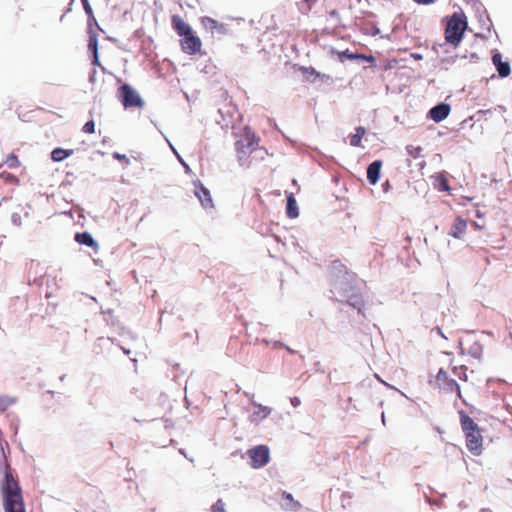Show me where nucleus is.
Returning a JSON list of instances; mask_svg holds the SVG:
<instances>
[{"label":"nucleus","instance_id":"obj_1","mask_svg":"<svg viewBox=\"0 0 512 512\" xmlns=\"http://www.w3.org/2000/svg\"><path fill=\"white\" fill-rule=\"evenodd\" d=\"M332 273L337 272L331 284V293L339 302H346L364 316L363 300L355 286V275L346 270L345 266L335 261L331 267Z\"/></svg>","mask_w":512,"mask_h":512},{"label":"nucleus","instance_id":"obj_2","mask_svg":"<svg viewBox=\"0 0 512 512\" xmlns=\"http://www.w3.org/2000/svg\"><path fill=\"white\" fill-rule=\"evenodd\" d=\"M2 492L5 512H25L21 489L10 473L5 474Z\"/></svg>","mask_w":512,"mask_h":512},{"label":"nucleus","instance_id":"obj_3","mask_svg":"<svg viewBox=\"0 0 512 512\" xmlns=\"http://www.w3.org/2000/svg\"><path fill=\"white\" fill-rule=\"evenodd\" d=\"M467 18L462 12H455L448 20L445 28V41L454 47H457L463 39L467 29Z\"/></svg>","mask_w":512,"mask_h":512},{"label":"nucleus","instance_id":"obj_4","mask_svg":"<svg viewBox=\"0 0 512 512\" xmlns=\"http://www.w3.org/2000/svg\"><path fill=\"white\" fill-rule=\"evenodd\" d=\"M255 146H258V138L253 132L246 129L242 137L236 142L237 158L240 166H250L251 161H248V158L252 157Z\"/></svg>","mask_w":512,"mask_h":512},{"label":"nucleus","instance_id":"obj_5","mask_svg":"<svg viewBox=\"0 0 512 512\" xmlns=\"http://www.w3.org/2000/svg\"><path fill=\"white\" fill-rule=\"evenodd\" d=\"M118 97L125 108L143 107L144 101L129 84H123L118 89Z\"/></svg>","mask_w":512,"mask_h":512},{"label":"nucleus","instance_id":"obj_6","mask_svg":"<svg viewBox=\"0 0 512 512\" xmlns=\"http://www.w3.org/2000/svg\"><path fill=\"white\" fill-rule=\"evenodd\" d=\"M249 464L254 469L264 467L270 460V451L266 445H258L247 451Z\"/></svg>","mask_w":512,"mask_h":512},{"label":"nucleus","instance_id":"obj_7","mask_svg":"<svg viewBox=\"0 0 512 512\" xmlns=\"http://www.w3.org/2000/svg\"><path fill=\"white\" fill-rule=\"evenodd\" d=\"M435 382L440 389L446 392L457 391L458 395L460 396L459 384L454 379L449 378L447 372L443 368L439 369L435 378Z\"/></svg>","mask_w":512,"mask_h":512},{"label":"nucleus","instance_id":"obj_8","mask_svg":"<svg viewBox=\"0 0 512 512\" xmlns=\"http://www.w3.org/2000/svg\"><path fill=\"white\" fill-rule=\"evenodd\" d=\"M194 194L199 199L201 206L205 210H213L214 203L210 191L201 183H194Z\"/></svg>","mask_w":512,"mask_h":512},{"label":"nucleus","instance_id":"obj_9","mask_svg":"<svg viewBox=\"0 0 512 512\" xmlns=\"http://www.w3.org/2000/svg\"><path fill=\"white\" fill-rule=\"evenodd\" d=\"M181 47L185 53L191 54V55L195 54L198 51H200L201 40L199 37L194 35L191 31V32L185 34L184 36H182Z\"/></svg>","mask_w":512,"mask_h":512},{"label":"nucleus","instance_id":"obj_10","mask_svg":"<svg viewBox=\"0 0 512 512\" xmlns=\"http://www.w3.org/2000/svg\"><path fill=\"white\" fill-rule=\"evenodd\" d=\"M466 436V444L467 448L474 455H479L482 449V436L478 430L467 432Z\"/></svg>","mask_w":512,"mask_h":512},{"label":"nucleus","instance_id":"obj_11","mask_svg":"<svg viewBox=\"0 0 512 512\" xmlns=\"http://www.w3.org/2000/svg\"><path fill=\"white\" fill-rule=\"evenodd\" d=\"M450 111H451L450 105L447 103L441 102L429 110L428 116L434 122L439 123L448 117Z\"/></svg>","mask_w":512,"mask_h":512},{"label":"nucleus","instance_id":"obj_12","mask_svg":"<svg viewBox=\"0 0 512 512\" xmlns=\"http://www.w3.org/2000/svg\"><path fill=\"white\" fill-rule=\"evenodd\" d=\"M382 167V162L380 160H375L370 163L367 167V179L371 185H375L380 177V170Z\"/></svg>","mask_w":512,"mask_h":512},{"label":"nucleus","instance_id":"obj_13","mask_svg":"<svg viewBox=\"0 0 512 512\" xmlns=\"http://www.w3.org/2000/svg\"><path fill=\"white\" fill-rule=\"evenodd\" d=\"M466 227V220L461 217H457L450 228L449 235L456 239H461L466 231Z\"/></svg>","mask_w":512,"mask_h":512},{"label":"nucleus","instance_id":"obj_14","mask_svg":"<svg viewBox=\"0 0 512 512\" xmlns=\"http://www.w3.org/2000/svg\"><path fill=\"white\" fill-rule=\"evenodd\" d=\"M252 404L258 408V410L253 412L250 417L252 423H258L260 420L265 419L271 413V408L268 406H264L255 401H252Z\"/></svg>","mask_w":512,"mask_h":512},{"label":"nucleus","instance_id":"obj_15","mask_svg":"<svg viewBox=\"0 0 512 512\" xmlns=\"http://www.w3.org/2000/svg\"><path fill=\"white\" fill-rule=\"evenodd\" d=\"M75 240L81 245H85L88 247H92L94 249H98L97 242L94 240L92 235L88 232L77 233L75 235Z\"/></svg>","mask_w":512,"mask_h":512},{"label":"nucleus","instance_id":"obj_16","mask_svg":"<svg viewBox=\"0 0 512 512\" xmlns=\"http://www.w3.org/2000/svg\"><path fill=\"white\" fill-rule=\"evenodd\" d=\"M172 22H173V26H174L175 30L181 37L192 31L191 27L187 23H185L182 18H180L177 15H174L172 17Z\"/></svg>","mask_w":512,"mask_h":512},{"label":"nucleus","instance_id":"obj_17","mask_svg":"<svg viewBox=\"0 0 512 512\" xmlns=\"http://www.w3.org/2000/svg\"><path fill=\"white\" fill-rule=\"evenodd\" d=\"M286 214L289 218H296L299 215L297 202L291 193L287 195Z\"/></svg>","mask_w":512,"mask_h":512},{"label":"nucleus","instance_id":"obj_18","mask_svg":"<svg viewBox=\"0 0 512 512\" xmlns=\"http://www.w3.org/2000/svg\"><path fill=\"white\" fill-rule=\"evenodd\" d=\"M339 58L341 61H343L344 59H348V60L361 59V60L368 61V62H374L373 56H365V55H361V54H355V53L349 52V50L340 52Z\"/></svg>","mask_w":512,"mask_h":512},{"label":"nucleus","instance_id":"obj_19","mask_svg":"<svg viewBox=\"0 0 512 512\" xmlns=\"http://www.w3.org/2000/svg\"><path fill=\"white\" fill-rule=\"evenodd\" d=\"M282 506L286 510L297 511L300 508L301 505H300L299 502H297V501H295L293 499V496L290 493L284 492L283 493V503H282Z\"/></svg>","mask_w":512,"mask_h":512},{"label":"nucleus","instance_id":"obj_20","mask_svg":"<svg viewBox=\"0 0 512 512\" xmlns=\"http://www.w3.org/2000/svg\"><path fill=\"white\" fill-rule=\"evenodd\" d=\"M461 425L465 434H467V432L478 430V426L473 419L464 413H461Z\"/></svg>","mask_w":512,"mask_h":512},{"label":"nucleus","instance_id":"obj_21","mask_svg":"<svg viewBox=\"0 0 512 512\" xmlns=\"http://www.w3.org/2000/svg\"><path fill=\"white\" fill-rule=\"evenodd\" d=\"M73 154V150H67L62 148H55L51 152V158L55 162H61L71 156Z\"/></svg>","mask_w":512,"mask_h":512},{"label":"nucleus","instance_id":"obj_22","mask_svg":"<svg viewBox=\"0 0 512 512\" xmlns=\"http://www.w3.org/2000/svg\"><path fill=\"white\" fill-rule=\"evenodd\" d=\"M366 133V129L362 126H359L355 130V134L351 136L350 145L353 147H360L361 140Z\"/></svg>","mask_w":512,"mask_h":512},{"label":"nucleus","instance_id":"obj_23","mask_svg":"<svg viewBox=\"0 0 512 512\" xmlns=\"http://www.w3.org/2000/svg\"><path fill=\"white\" fill-rule=\"evenodd\" d=\"M202 25L206 30L214 31L219 30L222 31L224 29L223 25H220L216 20L210 17H204L201 20Z\"/></svg>","mask_w":512,"mask_h":512},{"label":"nucleus","instance_id":"obj_24","mask_svg":"<svg viewBox=\"0 0 512 512\" xmlns=\"http://www.w3.org/2000/svg\"><path fill=\"white\" fill-rule=\"evenodd\" d=\"M318 0H303L298 3V9L302 14H308Z\"/></svg>","mask_w":512,"mask_h":512},{"label":"nucleus","instance_id":"obj_25","mask_svg":"<svg viewBox=\"0 0 512 512\" xmlns=\"http://www.w3.org/2000/svg\"><path fill=\"white\" fill-rule=\"evenodd\" d=\"M496 70L500 77H507L511 72L510 64L504 61L502 63H498L496 66Z\"/></svg>","mask_w":512,"mask_h":512},{"label":"nucleus","instance_id":"obj_26","mask_svg":"<svg viewBox=\"0 0 512 512\" xmlns=\"http://www.w3.org/2000/svg\"><path fill=\"white\" fill-rule=\"evenodd\" d=\"M435 186L439 191H449L450 189L447 179L441 174L437 175Z\"/></svg>","mask_w":512,"mask_h":512},{"label":"nucleus","instance_id":"obj_27","mask_svg":"<svg viewBox=\"0 0 512 512\" xmlns=\"http://www.w3.org/2000/svg\"><path fill=\"white\" fill-rule=\"evenodd\" d=\"M468 354L476 359H479L482 355V346L478 342H474L468 349Z\"/></svg>","mask_w":512,"mask_h":512},{"label":"nucleus","instance_id":"obj_28","mask_svg":"<svg viewBox=\"0 0 512 512\" xmlns=\"http://www.w3.org/2000/svg\"><path fill=\"white\" fill-rule=\"evenodd\" d=\"M15 403V399L9 396H0V410L5 411Z\"/></svg>","mask_w":512,"mask_h":512},{"label":"nucleus","instance_id":"obj_29","mask_svg":"<svg viewBox=\"0 0 512 512\" xmlns=\"http://www.w3.org/2000/svg\"><path fill=\"white\" fill-rule=\"evenodd\" d=\"M406 151L411 157L418 158L421 155L422 148L420 146L408 145Z\"/></svg>","mask_w":512,"mask_h":512},{"label":"nucleus","instance_id":"obj_30","mask_svg":"<svg viewBox=\"0 0 512 512\" xmlns=\"http://www.w3.org/2000/svg\"><path fill=\"white\" fill-rule=\"evenodd\" d=\"M5 164L10 169L18 167L19 166V161H18L17 156H15L14 154L9 155L7 157V159H6V161H5Z\"/></svg>","mask_w":512,"mask_h":512},{"label":"nucleus","instance_id":"obj_31","mask_svg":"<svg viewBox=\"0 0 512 512\" xmlns=\"http://www.w3.org/2000/svg\"><path fill=\"white\" fill-rule=\"evenodd\" d=\"M211 512H227L222 499H218L216 503L212 505Z\"/></svg>","mask_w":512,"mask_h":512},{"label":"nucleus","instance_id":"obj_32","mask_svg":"<svg viewBox=\"0 0 512 512\" xmlns=\"http://www.w3.org/2000/svg\"><path fill=\"white\" fill-rule=\"evenodd\" d=\"M88 48L92 53L98 52V41L96 36H91L88 43Z\"/></svg>","mask_w":512,"mask_h":512},{"label":"nucleus","instance_id":"obj_33","mask_svg":"<svg viewBox=\"0 0 512 512\" xmlns=\"http://www.w3.org/2000/svg\"><path fill=\"white\" fill-rule=\"evenodd\" d=\"M266 154L267 152L264 149L255 146V151L253 152L252 159H263Z\"/></svg>","mask_w":512,"mask_h":512},{"label":"nucleus","instance_id":"obj_34","mask_svg":"<svg viewBox=\"0 0 512 512\" xmlns=\"http://www.w3.org/2000/svg\"><path fill=\"white\" fill-rule=\"evenodd\" d=\"M112 156H113V158H114V159H117V160H119V161H122L125 165H129V164H130V160H129V158H127V156H126V155H124V154H120V153H118V152H114V153L112 154Z\"/></svg>","mask_w":512,"mask_h":512},{"label":"nucleus","instance_id":"obj_35","mask_svg":"<svg viewBox=\"0 0 512 512\" xmlns=\"http://www.w3.org/2000/svg\"><path fill=\"white\" fill-rule=\"evenodd\" d=\"M466 371V367L465 366H461L459 368H455L454 369V373L460 378V379H464V380H467V375L465 373Z\"/></svg>","mask_w":512,"mask_h":512},{"label":"nucleus","instance_id":"obj_36","mask_svg":"<svg viewBox=\"0 0 512 512\" xmlns=\"http://www.w3.org/2000/svg\"><path fill=\"white\" fill-rule=\"evenodd\" d=\"M83 131L85 133H93L95 131V123L94 121H88L83 126Z\"/></svg>","mask_w":512,"mask_h":512},{"label":"nucleus","instance_id":"obj_37","mask_svg":"<svg viewBox=\"0 0 512 512\" xmlns=\"http://www.w3.org/2000/svg\"><path fill=\"white\" fill-rule=\"evenodd\" d=\"M81 2H82L83 8H84L86 14L89 17H92L93 16V11H92L91 5L89 4V1L88 0H81Z\"/></svg>","mask_w":512,"mask_h":512},{"label":"nucleus","instance_id":"obj_38","mask_svg":"<svg viewBox=\"0 0 512 512\" xmlns=\"http://www.w3.org/2000/svg\"><path fill=\"white\" fill-rule=\"evenodd\" d=\"M11 221L14 225L20 226L21 225V216L18 213H13L11 216Z\"/></svg>","mask_w":512,"mask_h":512},{"label":"nucleus","instance_id":"obj_39","mask_svg":"<svg viewBox=\"0 0 512 512\" xmlns=\"http://www.w3.org/2000/svg\"><path fill=\"white\" fill-rule=\"evenodd\" d=\"M177 159L179 160V162H180V163L182 164V166L184 167L185 172H186L187 174H190V173H191V169H190L189 165H188V164L183 160V158H182L179 154H177Z\"/></svg>","mask_w":512,"mask_h":512},{"label":"nucleus","instance_id":"obj_40","mask_svg":"<svg viewBox=\"0 0 512 512\" xmlns=\"http://www.w3.org/2000/svg\"><path fill=\"white\" fill-rule=\"evenodd\" d=\"M492 61H493V64L495 65V67L497 66L498 63H502V56L500 53H496L493 55L492 57Z\"/></svg>","mask_w":512,"mask_h":512},{"label":"nucleus","instance_id":"obj_41","mask_svg":"<svg viewBox=\"0 0 512 512\" xmlns=\"http://www.w3.org/2000/svg\"><path fill=\"white\" fill-rule=\"evenodd\" d=\"M290 402L293 407H298L301 404V401L298 397H292Z\"/></svg>","mask_w":512,"mask_h":512},{"label":"nucleus","instance_id":"obj_42","mask_svg":"<svg viewBox=\"0 0 512 512\" xmlns=\"http://www.w3.org/2000/svg\"><path fill=\"white\" fill-rule=\"evenodd\" d=\"M329 16L332 18V19H336V20H339L340 18V15L338 13L337 10H332L330 13H329Z\"/></svg>","mask_w":512,"mask_h":512},{"label":"nucleus","instance_id":"obj_43","mask_svg":"<svg viewBox=\"0 0 512 512\" xmlns=\"http://www.w3.org/2000/svg\"><path fill=\"white\" fill-rule=\"evenodd\" d=\"M306 71L309 72L310 75H315L316 77H320L321 76V74L319 72H317L313 68L306 69Z\"/></svg>","mask_w":512,"mask_h":512},{"label":"nucleus","instance_id":"obj_44","mask_svg":"<svg viewBox=\"0 0 512 512\" xmlns=\"http://www.w3.org/2000/svg\"><path fill=\"white\" fill-rule=\"evenodd\" d=\"M92 63H93V65H99L98 52L93 53V60H92Z\"/></svg>","mask_w":512,"mask_h":512},{"label":"nucleus","instance_id":"obj_45","mask_svg":"<svg viewBox=\"0 0 512 512\" xmlns=\"http://www.w3.org/2000/svg\"><path fill=\"white\" fill-rule=\"evenodd\" d=\"M272 344L274 348H280L285 346V344L280 341H274Z\"/></svg>","mask_w":512,"mask_h":512},{"label":"nucleus","instance_id":"obj_46","mask_svg":"<svg viewBox=\"0 0 512 512\" xmlns=\"http://www.w3.org/2000/svg\"><path fill=\"white\" fill-rule=\"evenodd\" d=\"M433 330H435L439 335H441L443 338L446 339V336L443 334L442 330L440 327H435Z\"/></svg>","mask_w":512,"mask_h":512},{"label":"nucleus","instance_id":"obj_47","mask_svg":"<svg viewBox=\"0 0 512 512\" xmlns=\"http://www.w3.org/2000/svg\"><path fill=\"white\" fill-rule=\"evenodd\" d=\"M166 141H167V142H168V144L170 145V147H171L172 151L174 152V154L177 156V154H179V153L177 152V150L174 148V146L170 143V141H169L168 139H166Z\"/></svg>","mask_w":512,"mask_h":512},{"label":"nucleus","instance_id":"obj_48","mask_svg":"<svg viewBox=\"0 0 512 512\" xmlns=\"http://www.w3.org/2000/svg\"><path fill=\"white\" fill-rule=\"evenodd\" d=\"M375 377H376L380 382H382L384 385H386V386H388V387H390V388H393L391 385H389V384H387L385 381H383V380L380 378V376H378L377 374L375 375Z\"/></svg>","mask_w":512,"mask_h":512},{"label":"nucleus","instance_id":"obj_49","mask_svg":"<svg viewBox=\"0 0 512 512\" xmlns=\"http://www.w3.org/2000/svg\"><path fill=\"white\" fill-rule=\"evenodd\" d=\"M284 348H285L289 353H291V354H295V353H296V351H295L294 349H292V348H290V347H288V346H286V345L284 346Z\"/></svg>","mask_w":512,"mask_h":512},{"label":"nucleus","instance_id":"obj_50","mask_svg":"<svg viewBox=\"0 0 512 512\" xmlns=\"http://www.w3.org/2000/svg\"><path fill=\"white\" fill-rule=\"evenodd\" d=\"M382 186H383L384 191H388V189H389V187H390V185H389V182H388V181H386Z\"/></svg>","mask_w":512,"mask_h":512},{"label":"nucleus","instance_id":"obj_51","mask_svg":"<svg viewBox=\"0 0 512 512\" xmlns=\"http://www.w3.org/2000/svg\"><path fill=\"white\" fill-rule=\"evenodd\" d=\"M459 507H460L461 509H464V508H466V507H467V504H466L464 501H461V502L459 503Z\"/></svg>","mask_w":512,"mask_h":512},{"label":"nucleus","instance_id":"obj_52","mask_svg":"<svg viewBox=\"0 0 512 512\" xmlns=\"http://www.w3.org/2000/svg\"><path fill=\"white\" fill-rule=\"evenodd\" d=\"M413 58L415 59H422V55L421 54H412Z\"/></svg>","mask_w":512,"mask_h":512},{"label":"nucleus","instance_id":"obj_53","mask_svg":"<svg viewBox=\"0 0 512 512\" xmlns=\"http://www.w3.org/2000/svg\"><path fill=\"white\" fill-rule=\"evenodd\" d=\"M121 349L123 350V352L126 354V355H129L130 354V350L129 349H126L124 347H121Z\"/></svg>","mask_w":512,"mask_h":512},{"label":"nucleus","instance_id":"obj_54","mask_svg":"<svg viewBox=\"0 0 512 512\" xmlns=\"http://www.w3.org/2000/svg\"><path fill=\"white\" fill-rule=\"evenodd\" d=\"M96 71L94 70L92 75L90 76V81H93L94 80V75H95Z\"/></svg>","mask_w":512,"mask_h":512},{"label":"nucleus","instance_id":"obj_55","mask_svg":"<svg viewBox=\"0 0 512 512\" xmlns=\"http://www.w3.org/2000/svg\"><path fill=\"white\" fill-rule=\"evenodd\" d=\"M382 423L385 424V415L382 413Z\"/></svg>","mask_w":512,"mask_h":512},{"label":"nucleus","instance_id":"obj_56","mask_svg":"<svg viewBox=\"0 0 512 512\" xmlns=\"http://www.w3.org/2000/svg\"><path fill=\"white\" fill-rule=\"evenodd\" d=\"M263 342H264L265 344H269V343H270V341H269V340H266V339H263Z\"/></svg>","mask_w":512,"mask_h":512}]
</instances>
